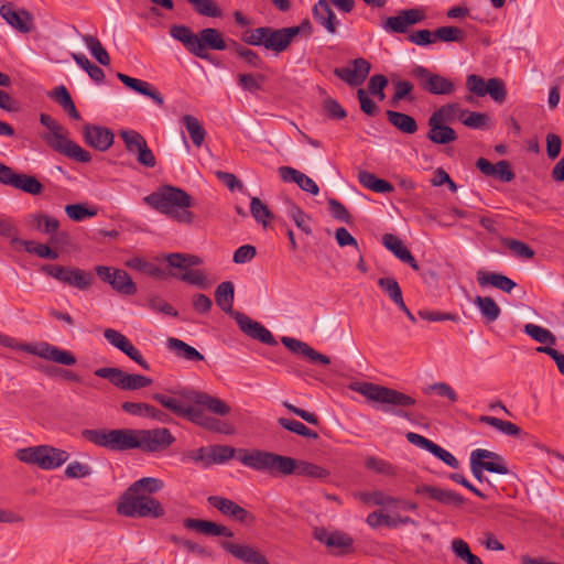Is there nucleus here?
I'll list each match as a JSON object with an SVG mask.
<instances>
[{"mask_svg": "<svg viewBox=\"0 0 564 564\" xmlns=\"http://www.w3.org/2000/svg\"><path fill=\"white\" fill-rule=\"evenodd\" d=\"M83 437L94 445L112 452L141 449L142 452H162L175 442L170 430L158 427L152 430L137 429H96L84 430Z\"/></svg>", "mask_w": 564, "mask_h": 564, "instance_id": "1", "label": "nucleus"}, {"mask_svg": "<svg viewBox=\"0 0 564 564\" xmlns=\"http://www.w3.org/2000/svg\"><path fill=\"white\" fill-rule=\"evenodd\" d=\"M143 200L153 209L180 224L191 225L194 221L195 216L188 209L192 206V197L178 187L162 186L145 196Z\"/></svg>", "mask_w": 564, "mask_h": 564, "instance_id": "2", "label": "nucleus"}, {"mask_svg": "<svg viewBox=\"0 0 564 564\" xmlns=\"http://www.w3.org/2000/svg\"><path fill=\"white\" fill-rule=\"evenodd\" d=\"M350 389L372 402L380 403L382 411L406 420H410V415L403 408L413 406L416 403L415 399L409 394L372 382H354Z\"/></svg>", "mask_w": 564, "mask_h": 564, "instance_id": "3", "label": "nucleus"}, {"mask_svg": "<svg viewBox=\"0 0 564 564\" xmlns=\"http://www.w3.org/2000/svg\"><path fill=\"white\" fill-rule=\"evenodd\" d=\"M40 122L48 130V132L44 133L42 138L53 150L80 163H88L91 161L90 153L84 150L76 142L69 140L67 138L66 129L51 116L41 113Z\"/></svg>", "mask_w": 564, "mask_h": 564, "instance_id": "4", "label": "nucleus"}, {"mask_svg": "<svg viewBox=\"0 0 564 564\" xmlns=\"http://www.w3.org/2000/svg\"><path fill=\"white\" fill-rule=\"evenodd\" d=\"M117 512L129 518H161L165 511L159 500L138 491L127 489L117 505Z\"/></svg>", "mask_w": 564, "mask_h": 564, "instance_id": "5", "label": "nucleus"}, {"mask_svg": "<svg viewBox=\"0 0 564 564\" xmlns=\"http://www.w3.org/2000/svg\"><path fill=\"white\" fill-rule=\"evenodd\" d=\"M239 460L242 465L258 471L269 473L271 475H291L293 458L282 456L267 451L251 449L241 451Z\"/></svg>", "mask_w": 564, "mask_h": 564, "instance_id": "6", "label": "nucleus"}, {"mask_svg": "<svg viewBox=\"0 0 564 564\" xmlns=\"http://www.w3.org/2000/svg\"><path fill=\"white\" fill-rule=\"evenodd\" d=\"M15 457L22 463L35 465L44 470H52L62 466L68 459L69 454L50 445H37L18 449Z\"/></svg>", "mask_w": 564, "mask_h": 564, "instance_id": "7", "label": "nucleus"}, {"mask_svg": "<svg viewBox=\"0 0 564 564\" xmlns=\"http://www.w3.org/2000/svg\"><path fill=\"white\" fill-rule=\"evenodd\" d=\"M470 470L478 481L485 479L484 470L499 475H507L509 473L503 458L499 454L482 448L471 452Z\"/></svg>", "mask_w": 564, "mask_h": 564, "instance_id": "8", "label": "nucleus"}, {"mask_svg": "<svg viewBox=\"0 0 564 564\" xmlns=\"http://www.w3.org/2000/svg\"><path fill=\"white\" fill-rule=\"evenodd\" d=\"M41 271L64 284L82 291L87 290L94 280V275L90 272H86L75 267L44 264L42 265Z\"/></svg>", "mask_w": 564, "mask_h": 564, "instance_id": "9", "label": "nucleus"}, {"mask_svg": "<svg viewBox=\"0 0 564 564\" xmlns=\"http://www.w3.org/2000/svg\"><path fill=\"white\" fill-rule=\"evenodd\" d=\"M95 376L108 379L121 390H140L152 384V379L138 373H128L117 367H104L95 370Z\"/></svg>", "mask_w": 564, "mask_h": 564, "instance_id": "10", "label": "nucleus"}, {"mask_svg": "<svg viewBox=\"0 0 564 564\" xmlns=\"http://www.w3.org/2000/svg\"><path fill=\"white\" fill-rule=\"evenodd\" d=\"M410 75L430 94L451 95L455 91V84L451 79L437 74H432L427 68L421 65H414L410 70Z\"/></svg>", "mask_w": 564, "mask_h": 564, "instance_id": "11", "label": "nucleus"}, {"mask_svg": "<svg viewBox=\"0 0 564 564\" xmlns=\"http://www.w3.org/2000/svg\"><path fill=\"white\" fill-rule=\"evenodd\" d=\"M119 134L126 150L135 156L139 164L150 169L155 166V156L141 133L135 130H121Z\"/></svg>", "mask_w": 564, "mask_h": 564, "instance_id": "12", "label": "nucleus"}, {"mask_svg": "<svg viewBox=\"0 0 564 564\" xmlns=\"http://www.w3.org/2000/svg\"><path fill=\"white\" fill-rule=\"evenodd\" d=\"M189 393H194V390L182 389L176 391L174 395L153 393L152 399L173 414L188 420L194 404V400H189L185 397Z\"/></svg>", "mask_w": 564, "mask_h": 564, "instance_id": "13", "label": "nucleus"}, {"mask_svg": "<svg viewBox=\"0 0 564 564\" xmlns=\"http://www.w3.org/2000/svg\"><path fill=\"white\" fill-rule=\"evenodd\" d=\"M105 339L113 347L119 349L121 352L127 355L131 360L135 361L142 369L150 370V365L143 358L140 350L120 332L106 328L104 330Z\"/></svg>", "mask_w": 564, "mask_h": 564, "instance_id": "14", "label": "nucleus"}, {"mask_svg": "<svg viewBox=\"0 0 564 564\" xmlns=\"http://www.w3.org/2000/svg\"><path fill=\"white\" fill-rule=\"evenodd\" d=\"M234 318L240 330L247 336L269 346H275L278 344L272 333L261 323L251 319L249 316L240 312L234 313Z\"/></svg>", "mask_w": 564, "mask_h": 564, "instance_id": "15", "label": "nucleus"}, {"mask_svg": "<svg viewBox=\"0 0 564 564\" xmlns=\"http://www.w3.org/2000/svg\"><path fill=\"white\" fill-rule=\"evenodd\" d=\"M424 19L425 14L421 9L401 10L398 15L387 18L382 28L389 33H404L409 26L420 23Z\"/></svg>", "mask_w": 564, "mask_h": 564, "instance_id": "16", "label": "nucleus"}, {"mask_svg": "<svg viewBox=\"0 0 564 564\" xmlns=\"http://www.w3.org/2000/svg\"><path fill=\"white\" fill-rule=\"evenodd\" d=\"M220 546L245 564H270L268 558L254 546L228 540L221 541Z\"/></svg>", "mask_w": 564, "mask_h": 564, "instance_id": "17", "label": "nucleus"}, {"mask_svg": "<svg viewBox=\"0 0 564 564\" xmlns=\"http://www.w3.org/2000/svg\"><path fill=\"white\" fill-rule=\"evenodd\" d=\"M25 348L29 349V354L45 360L54 361L64 366H73L76 364V358L70 351L61 349L45 341L35 344L34 347Z\"/></svg>", "mask_w": 564, "mask_h": 564, "instance_id": "18", "label": "nucleus"}, {"mask_svg": "<svg viewBox=\"0 0 564 564\" xmlns=\"http://www.w3.org/2000/svg\"><path fill=\"white\" fill-rule=\"evenodd\" d=\"M0 17L13 29L21 33H29L33 29V17L25 10H15L11 2L0 7Z\"/></svg>", "mask_w": 564, "mask_h": 564, "instance_id": "19", "label": "nucleus"}, {"mask_svg": "<svg viewBox=\"0 0 564 564\" xmlns=\"http://www.w3.org/2000/svg\"><path fill=\"white\" fill-rule=\"evenodd\" d=\"M207 501L212 507L216 508L223 514L241 523L248 524L254 520V517L248 510L228 498L220 496H209Z\"/></svg>", "mask_w": 564, "mask_h": 564, "instance_id": "20", "label": "nucleus"}, {"mask_svg": "<svg viewBox=\"0 0 564 564\" xmlns=\"http://www.w3.org/2000/svg\"><path fill=\"white\" fill-rule=\"evenodd\" d=\"M415 494L427 496L430 499L448 507L459 508L465 503L464 497L456 491L444 489L437 486H417L415 488Z\"/></svg>", "mask_w": 564, "mask_h": 564, "instance_id": "21", "label": "nucleus"}, {"mask_svg": "<svg viewBox=\"0 0 564 564\" xmlns=\"http://www.w3.org/2000/svg\"><path fill=\"white\" fill-rule=\"evenodd\" d=\"M354 67L335 68L334 74L349 86H359L368 77L371 65L365 58H356L352 61Z\"/></svg>", "mask_w": 564, "mask_h": 564, "instance_id": "22", "label": "nucleus"}, {"mask_svg": "<svg viewBox=\"0 0 564 564\" xmlns=\"http://www.w3.org/2000/svg\"><path fill=\"white\" fill-rule=\"evenodd\" d=\"M83 135L89 147L101 152L107 151L115 139L110 129L97 124H85Z\"/></svg>", "mask_w": 564, "mask_h": 564, "instance_id": "23", "label": "nucleus"}, {"mask_svg": "<svg viewBox=\"0 0 564 564\" xmlns=\"http://www.w3.org/2000/svg\"><path fill=\"white\" fill-rule=\"evenodd\" d=\"M296 29L281 28L273 29L267 26V36L264 48L273 51L275 54L284 52L296 37Z\"/></svg>", "mask_w": 564, "mask_h": 564, "instance_id": "24", "label": "nucleus"}, {"mask_svg": "<svg viewBox=\"0 0 564 564\" xmlns=\"http://www.w3.org/2000/svg\"><path fill=\"white\" fill-rule=\"evenodd\" d=\"M188 420L210 432L225 435H232L235 433V427L232 424L213 416H208L202 410L194 406L188 416Z\"/></svg>", "mask_w": 564, "mask_h": 564, "instance_id": "25", "label": "nucleus"}, {"mask_svg": "<svg viewBox=\"0 0 564 564\" xmlns=\"http://www.w3.org/2000/svg\"><path fill=\"white\" fill-rule=\"evenodd\" d=\"M281 343L290 349L292 352L297 354L310 360L312 364L329 365L330 359L326 355H323L313 349L308 344L293 338L283 336Z\"/></svg>", "mask_w": 564, "mask_h": 564, "instance_id": "26", "label": "nucleus"}, {"mask_svg": "<svg viewBox=\"0 0 564 564\" xmlns=\"http://www.w3.org/2000/svg\"><path fill=\"white\" fill-rule=\"evenodd\" d=\"M197 40L202 46L200 51H195L194 55L202 59H209L210 55L206 52V48L223 51L227 47L220 32L213 28L203 29L197 34Z\"/></svg>", "mask_w": 564, "mask_h": 564, "instance_id": "27", "label": "nucleus"}, {"mask_svg": "<svg viewBox=\"0 0 564 564\" xmlns=\"http://www.w3.org/2000/svg\"><path fill=\"white\" fill-rule=\"evenodd\" d=\"M278 173L282 181L286 183H295L304 192L312 195H317L319 193V188L315 181L294 167L280 166L278 169Z\"/></svg>", "mask_w": 564, "mask_h": 564, "instance_id": "28", "label": "nucleus"}, {"mask_svg": "<svg viewBox=\"0 0 564 564\" xmlns=\"http://www.w3.org/2000/svg\"><path fill=\"white\" fill-rule=\"evenodd\" d=\"M121 408L133 416L149 417L161 423L171 422L169 414L148 403L127 401L121 404Z\"/></svg>", "mask_w": 564, "mask_h": 564, "instance_id": "29", "label": "nucleus"}, {"mask_svg": "<svg viewBox=\"0 0 564 564\" xmlns=\"http://www.w3.org/2000/svg\"><path fill=\"white\" fill-rule=\"evenodd\" d=\"M117 78L123 85L134 90L135 93H139L143 96L151 98L158 106H163L164 98L162 94L156 88H154L150 83L130 77L122 73H118Z\"/></svg>", "mask_w": 564, "mask_h": 564, "instance_id": "30", "label": "nucleus"}, {"mask_svg": "<svg viewBox=\"0 0 564 564\" xmlns=\"http://www.w3.org/2000/svg\"><path fill=\"white\" fill-rule=\"evenodd\" d=\"M382 243L402 262L408 263L413 270H419V264L402 240L392 234L382 236Z\"/></svg>", "mask_w": 564, "mask_h": 564, "instance_id": "31", "label": "nucleus"}, {"mask_svg": "<svg viewBox=\"0 0 564 564\" xmlns=\"http://www.w3.org/2000/svg\"><path fill=\"white\" fill-rule=\"evenodd\" d=\"M313 17L328 33L337 32V20L327 0H318L313 7Z\"/></svg>", "mask_w": 564, "mask_h": 564, "instance_id": "32", "label": "nucleus"}, {"mask_svg": "<svg viewBox=\"0 0 564 564\" xmlns=\"http://www.w3.org/2000/svg\"><path fill=\"white\" fill-rule=\"evenodd\" d=\"M185 397L217 415L224 416L230 412V406L225 401L208 393L194 391Z\"/></svg>", "mask_w": 564, "mask_h": 564, "instance_id": "33", "label": "nucleus"}, {"mask_svg": "<svg viewBox=\"0 0 564 564\" xmlns=\"http://www.w3.org/2000/svg\"><path fill=\"white\" fill-rule=\"evenodd\" d=\"M184 527L189 530H196L206 535H223L227 538L234 536V532L227 527L208 520L188 518L184 521Z\"/></svg>", "mask_w": 564, "mask_h": 564, "instance_id": "34", "label": "nucleus"}, {"mask_svg": "<svg viewBox=\"0 0 564 564\" xmlns=\"http://www.w3.org/2000/svg\"><path fill=\"white\" fill-rule=\"evenodd\" d=\"M477 282L480 286L491 285L506 293H511L516 288V283L510 278L501 273L488 272L485 270H478Z\"/></svg>", "mask_w": 564, "mask_h": 564, "instance_id": "35", "label": "nucleus"}, {"mask_svg": "<svg viewBox=\"0 0 564 564\" xmlns=\"http://www.w3.org/2000/svg\"><path fill=\"white\" fill-rule=\"evenodd\" d=\"M166 347L174 352L177 358L187 360V361H202L204 360V356L194 347L186 344L185 341L170 337L166 340Z\"/></svg>", "mask_w": 564, "mask_h": 564, "instance_id": "36", "label": "nucleus"}, {"mask_svg": "<svg viewBox=\"0 0 564 564\" xmlns=\"http://www.w3.org/2000/svg\"><path fill=\"white\" fill-rule=\"evenodd\" d=\"M429 127L427 139L435 144H447L457 139L455 130L447 124L429 119Z\"/></svg>", "mask_w": 564, "mask_h": 564, "instance_id": "37", "label": "nucleus"}, {"mask_svg": "<svg viewBox=\"0 0 564 564\" xmlns=\"http://www.w3.org/2000/svg\"><path fill=\"white\" fill-rule=\"evenodd\" d=\"M170 34L173 39L180 41L189 53L194 55L195 51H200L202 46L195 34L188 26L185 25H172Z\"/></svg>", "mask_w": 564, "mask_h": 564, "instance_id": "38", "label": "nucleus"}, {"mask_svg": "<svg viewBox=\"0 0 564 564\" xmlns=\"http://www.w3.org/2000/svg\"><path fill=\"white\" fill-rule=\"evenodd\" d=\"M293 466H292V470H291V475L292 474H296L299 476H303V477H308V478H314V479H326L328 476H329V471L316 464H313V463H310V462H306V460H301V459H295L293 458Z\"/></svg>", "mask_w": 564, "mask_h": 564, "instance_id": "39", "label": "nucleus"}, {"mask_svg": "<svg viewBox=\"0 0 564 564\" xmlns=\"http://www.w3.org/2000/svg\"><path fill=\"white\" fill-rule=\"evenodd\" d=\"M235 297V286L230 281L221 282L215 291L216 304L226 313L234 316L232 303Z\"/></svg>", "mask_w": 564, "mask_h": 564, "instance_id": "40", "label": "nucleus"}, {"mask_svg": "<svg viewBox=\"0 0 564 564\" xmlns=\"http://www.w3.org/2000/svg\"><path fill=\"white\" fill-rule=\"evenodd\" d=\"M165 260L174 270H193V267L203 263L200 257L181 252L169 253L165 256Z\"/></svg>", "mask_w": 564, "mask_h": 564, "instance_id": "41", "label": "nucleus"}, {"mask_svg": "<svg viewBox=\"0 0 564 564\" xmlns=\"http://www.w3.org/2000/svg\"><path fill=\"white\" fill-rule=\"evenodd\" d=\"M386 115L389 122L401 132L413 134L417 131V123L413 117L394 110H387Z\"/></svg>", "mask_w": 564, "mask_h": 564, "instance_id": "42", "label": "nucleus"}, {"mask_svg": "<svg viewBox=\"0 0 564 564\" xmlns=\"http://www.w3.org/2000/svg\"><path fill=\"white\" fill-rule=\"evenodd\" d=\"M474 303L487 323H494L499 318L501 308L498 306L494 299L489 296L477 295L474 300Z\"/></svg>", "mask_w": 564, "mask_h": 564, "instance_id": "43", "label": "nucleus"}, {"mask_svg": "<svg viewBox=\"0 0 564 564\" xmlns=\"http://www.w3.org/2000/svg\"><path fill=\"white\" fill-rule=\"evenodd\" d=\"M359 183L376 193H391L394 188L391 183L386 180L378 178L373 173L360 171L358 174Z\"/></svg>", "mask_w": 564, "mask_h": 564, "instance_id": "44", "label": "nucleus"}, {"mask_svg": "<svg viewBox=\"0 0 564 564\" xmlns=\"http://www.w3.org/2000/svg\"><path fill=\"white\" fill-rule=\"evenodd\" d=\"M11 186L31 195H39L43 192V185L35 176L23 173H15Z\"/></svg>", "mask_w": 564, "mask_h": 564, "instance_id": "45", "label": "nucleus"}, {"mask_svg": "<svg viewBox=\"0 0 564 564\" xmlns=\"http://www.w3.org/2000/svg\"><path fill=\"white\" fill-rule=\"evenodd\" d=\"M111 288L122 294L132 295L137 292V286L131 276L120 269H113Z\"/></svg>", "mask_w": 564, "mask_h": 564, "instance_id": "46", "label": "nucleus"}, {"mask_svg": "<svg viewBox=\"0 0 564 564\" xmlns=\"http://www.w3.org/2000/svg\"><path fill=\"white\" fill-rule=\"evenodd\" d=\"M285 214L289 218H291L294 221L296 227L301 229L304 234H312V228L310 226V217L299 205H296L293 202H288L285 206Z\"/></svg>", "mask_w": 564, "mask_h": 564, "instance_id": "47", "label": "nucleus"}, {"mask_svg": "<svg viewBox=\"0 0 564 564\" xmlns=\"http://www.w3.org/2000/svg\"><path fill=\"white\" fill-rule=\"evenodd\" d=\"M170 275L200 289H207L209 286L206 275L197 269L178 271L171 270Z\"/></svg>", "mask_w": 564, "mask_h": 564, "instance_id": "48", "label": "nucleus"}, {"mask_svg": "<svg viewBox=\"0 0 564 564\" xmlns=\"http://www.w3.org/2000/svg\"><path fill=\"white\" fill-rule=\"evenodd\" d=\"M126 264L133 270L140 271L155 279H164L166 276L165 270L138 257L128 260Z\"/></svg>", "mask_w": 564, "mask_h": 564, "instance_id": "49", "label": "nucleus"}, {"mask_svg": "<svg viewBox=\"0 0 564 564\" xmlns=\"http://www.w3.org/2000/svg\"><path fill=\"white\" fill-rule=\"evenodd\" d=\"M183 123L185 124L194 145L197 148L202 147L206 137V131L199 120L192 115H185L183 117Z\"/></svg>", "mask_w": 564, "mask_h": 564, "instance_id": "50", "label": "nucleus"}, {"mask_svg": "<svg viewBox=\"0 0 564 564\" xmlns=\"http://www.w3.org/2000/svg\"><path fill=\"white\" fill-rule=\"evenodd\" d=\"M463 109L458 104H447L435 110L429 119L433 120V122H440L443 124H447L448 122H453L455 119H460V111Z\"/></svg>", "mask_w": 564, "mask_h": 564, "instance_id": "51", "label": "nucleus"}, {"mask_svg": "<svg viewBox=\"0 0 564 564\" xmlns=\"http://www.w3.org/2000/svg\"><path fill=\"white\" fill-rule=\"evenodd\" d=\"M82 39L90 54L97 59L99 64L104 66H108L110 64V56L108 52L96 36L86 34L83 35Z\"/></svg>", "mask_w": 564, "mask_h": 564, "instance_id": "52", "label": "nucleus"}, {"mask_svg": "<svg viewBox=\"0 0 564 564\" xmlns=\"http://www.w3.org/2000/svg\"><path fill=\"white\" fill-rule=\"evenodd\" d=\"M479 421L481 423L492 426L494 429L498 430L499 432H501L502 434L508 435V436L516 437L521 434V429L518 425H516L514 423L509 422V421H503L498 417L489 416V415H481L479 417Z\"/></svg>", "mask_w": 564, "mask_h": 564, "instance_id": "53", "label": "nucleus"}, {"mask_svg": "<svg viewBox=\"0 0 564 564\" xmlns=\"http://www.w3.org/2000/svg\"><path fill=\"white\" fill-rule=\"evenodd\" d=\"M459 121L470 129H485L490 122V117L484 112L469 111L463 109L460 111Z\"/></svg>", "mask_w": 564, "mask_h": 564, "instance_id": "54", "label": "nucleus"}, {"mask_svg": "<svg viewBox=\"0 0 564 564\" xmlns=\"http://www.w3.org/2000/svg\"><path fill=\"white\" fill-rule=\"evenodd\" d=\"M378 285L390 297V300L398 306H403V296L401 288L394 278H380Z\"/></svg>", "mask_w": 564, "mask_h": 564, "instance_id": "55", "label": "nucleus"}, {"mask_svg": "<svg viewBox=\"0 0 564 564\" xmlns=\"http://www.w3.org/2000/svg\"><path fill=\"white\" fill-rule=\"evenodd\" d=\"M236 449L228 445L208 446V465L225 464L235 457Z\"/></svg>", "mask_w": 564, "mask_h": 564, "instance_id": "56", "label": "nucleus"}, {"mask_svg": "<svg viewBox=\"0 0 564 564\" xmlns=\"http://www.w3.org/2000/svg\"><path fill=\"white\" fill-rule=\"evenodd\" d=\"M357 499L366 505L373 506H392L393 502L397 501V498L386 495L383 491L375 490V491H364L355 495Z\"/></svg>", "mask_w": 564, "mask_h": 564, "instance_id": "57", "label": "nucleus"}, {"mask_svg": "<svg viewBox=\"0 0 564 564\" xmlns=\"http://www.w3.org/2000/svg\"><path fill=\"white\" fill-rule=\"evenodd\" d=\"M523 330L527 335H529L532 339L540 344H549L555 345L556 338L555 336L546 328L539 326L536 324H525Z\"/></svg>", "mask_w": 564, "mask_h": 564, "instance_id": "58", "label": "nucleus"}, {"mask_svg": "<svg viewBox=\"0 0 564 564\" xmlns=\"http://www.w3.org/2000/svg\"><path fill=\"white\" fill-rule=\"evenodd\" d=\"M365 467L377 474L394 477L397 476V467L389 462L378 458L376 456H369L365 460Z\"/></svg>", "mask_w": 564, "mask_h": 564, "instance_id": "59", "label": "nucleus"}, {"mask_svg": "<svg viewBox=\"0 0 564 564\" xmlns=\"http://www.w3.org/2000/svg\"><path fill=\"white\" fill-rule=\"evenodd\" d=\"M163 487L164 484L162 480L153 477H144L130 485L129 489H131V492L138 491L144 495H151L160 491Z\"/></svg>", "mask_w": 564, "mask_h": 564, "instance_id": "60", "label": "nucleus"}, {"mask_svg": "<svg viewBox=\"0 0 564 564\" xmlns=\"http://www.w3.org/2000/svg\"><path fill=\"white\" fill-rule=\"evenodd\" d=\"M278 422L283 429L293 432L297 435H301L303 437L312 440H316L318 437V434L316 432L312 431L300 421L280 417Z\"/></svg>", "mask_w": 564, "mask_h": 564, "instance_id": "61", "label": "nucleus"}, {"mask_svg": "<svg viewBox=\"0 0 564 564\" xmlns=\"http://www.w3.org/2000/svg\"><path fill=\"white\" fill-rule=\"evenodd\" d=\"M434 40L443 42H463L465 32L457 26H441L433 32Z\"/></svg>", "mask_w": 564, "mask_h": 564, "instance_id": "62", "label": "nucleus"}, {"mask_svg": "<svg viewBox=\"0 0 564 564\" xmlns=\"http://www.w3.org/2000/svg\"><path fill=\"white\" fill-rule=\"evenodd\" d=\"M502 243L513 253V256L520 259L528 260L534 257V250L530 246L520 240L506 238L502 240Z\"/></svg>", "mask_w": 564, "mask_h": 564, "instance_id": "63", "label": "nucleus"}, {"mask_svg": "<svg viewBox=\"0 0 564 564\" xmlns=\"http://www.w3.org/2000/svg\"><path fill=\"white\" fill-rule=\"evenodd\" d=\"M250 213L253 218L264 227L268 225L269 219L274 218L268 206L264 205L258 197L251 198Z\"/></svg>", "mask_w": 564, "mask_h": 564, "instance_id": "64", "label": "nucleus"}]
</instances>
